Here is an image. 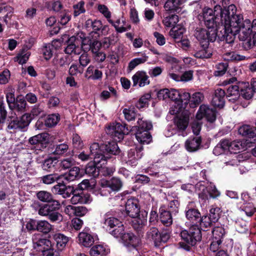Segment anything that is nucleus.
<instances>
[{
    "instance_id": "393cba45",
    "label": "nucleus",
    "mask_w": 256,
    "mask_h": 256,
    "mask_svg": "<svg viewBox=\"0 0 256 256\" xmlns=\"http://www.w3.org/2000/svg\"><path fill=\"white\" fill-rule=\"evenodd\" d=\"M58 162V160L57 158L50 157L44 160L42 166L44 170L47 172H52L56 168Z\"/></svg>"
},
{
    "instance_id": "c03bdc74",
    "label": "nucleus",
    "mask_w": 256,
    "mask_h": 256,
    "mask_svg": "<svg viewBox=\"0 0 256 256\" xmlns=\"http://www.w3.org/2000/svg\"><path fill=\"white\" fill-rule=\"evenodd\" d=\"M204 96L201 92H195L192 96L190 102V106L194 108L196 107L204 100Z\"/></svg>"
},
{
    "instance_id": "5701e85b",
    "label": "nucleus",
    "mask_w": 256,
    "mask_h": 256,
    "mask_svg": "<svg viewBox=\"0 0 256 256\" xmlns=\"http://www.w3.org/2000/svg\"><path fill=\"white\" fill-rule=\"evenodd\" d=\"M136 137L141 144H148L152 140V136L148 131L137 130Z\"/></svg>"
},
{
    "instance_id": "9d476101",
    "label": "nucleus",
    "mask_w": 256,
    "mask_h": 256,
    "mask_svg": "<svg viewBox=\"0 0 256 256\" xmlns=\"http://www.w3.org/2000/svg\"><path fill=\"white\" fill-rule=\"evenodd\" d=\"M205 117L208 121L213 122L216 119L214 110L206 105H201L196 115V119L202 120Z\"/></svg>"
},
{
    "instance_id": "6ab92c4d",
    "label": "nucleus",
    "mask_w": 256,
    "mask_h": 256,
    "mask_svg": "<svg viewBox=\"0 0 256 256\" xmlns=\"http://www.w3.org/2000/svg\"><path fill=\"white\" fill-rule=\"evenodd\" d=\"M62 175V178H64L68 182L78 179L82 176V174L80 172V170L78 166H74L68 172Z\"/></svg>"
},
{
    "instance_id": "f8f14e48",
    "label": "nucleus",
    "mask_w": 256,
    "mask_h": 256,
    "mask_svg": "<svg viewBox=\"0 0 256 256\" xmlns=\"http://www.w3.org/2000/svg\"><path fill=\"white\" fill-rule=\"evenodd\" d=\"M126 211L128 216L134 218L140 212V208L138 200L132 198L127 200L126 204Z\"/></svg>"
},
{
    "instance_id": "8fccbe9b",
    "label": "nucleus",
    "mask_w": 256,
    "mask_h": 256,
    "mask_svg": "<svg viewBox=\"0 0 256 256\" xmlns=\"http://www.w3.org/2000/svg\"><path fill=\"white\" fill-rule=\"evenodd\" d=\"M186 217L194 222L200 218V212L196 209L190 208L186 212Z\"/></svg>"
},
{
    "instance_id": "79ce46f5",
    "label": "nucleus",
    "mask_w": 256,
    "mask_h": 256,
    "mask_svg": "<svg viewBox=\"0 0 256 256\" xmlns=\"http://www.w3.org/2000/svg\"><path fill=\"white\" fill-rule=\"evenodd\" d=\"M234 155L232 153L222 156V162L226 166H238L239 162L238 160L236 158V156L232 158Z\"/></svg>"
},
{
    "instance_id": "a19ab883",
    "label": "nucleus",
    "mask_w": 256,
    "mask_h": 256,
    "mask_svg": "<svg viewBox=\"0 0 256 256\" xmlns=\"http://www.w3.org/2000/svg\"><path fill=\"white\" fill-rule=\"evenodd\" d=\"M141 158V154H138L135 149H130L128 152V160L126 163L132 166L136 165V160Z\"/></svg>"
},
{
    "instance_id": "338daca9",
    "label": "nucleus",
    "mask_w": 256,
    "mask_h": 256,
    "mask_svg": "<svg viewBox=\"0 0 256 256\" xmlns=\"http://www.w3.org/2000/svg\"><path fill=\"white\" fill-rule=\"evenodd\" d=\"M80 55L79 58V62L82 67H86L90 62V56L86 52Z\"/></svg>"
},
{
    "instance_id": "0e129e2a",
    "label": "nucleus",
    "mask_w": 256,
    "mask_h": 256,
    "mask_svg": "<svg viewBox=\"0 0 256 256\" xmlns=\"http://www.w3.org/2000/svg\"><path fill=\"white\" fill-rule=\"evenodd\" d=\"M151 98V95L150 94H146L142 96L136 103V106L138 108H144L148 103V100Z\"/></svg>"
},
{
    "instance_id": "f03ea898",
    "label": "nucleus",
    "mask_w": 256,
    "mask_h": 256,
    "mask_svg": "<svg viewBox=\"0 0 256 256\" xmlns=\"http://www.w3.org/2000/svg\"><path fill=\"white\" fill-rule=\"evenodd\" d=\"M211 30H206L204 28H197L194 32V36L200 42V46H203L206 48L209 45L210 42H214L218 36L220 40H224V38L220 37V32L218 26L214 28H208Z\"/></svg>"
},
{
    "instance_id": "4d7b16f0",
    "label": "nucleus",
    "mask_w": 256,
    "mask_h": 256,
    "mask_svg": "<svg viewBox=\"0 0 256 256\" xmlns=\"http://www.w3.org/2000/svg\"><path fill=\"white\" fill-rule=\"evenodd\" d=\"M72 143L74 148L78 150L82 149L84 146L80 136L76 134H74L72 135Z\"/></svg>"
},
{
    "instance_id": "dca6fc26",
    "label": "nucleus",
    "mask_w": 256,
    "mask_h": 256,
    "mask_svg": "<svg viewBox=\"0 0 256 256\" xmlns=\"http://www.w3.org/2000/svg\"><path fill=\"white\" fill-rule=\"evenodd\" d=\"M184 0H167L165 2L164 8L170 12H179Z\"/></svg>"
},
{
    "instance_id": "bb28decb",
    "label": "nucleus",
    "mask_w": 256,
    "mask_h": 256,
    "mask_svg": "<svg viewBox=\"0 0 256 256\" xmlns=\"http://www.w3.org/2000/svg\"><path fill=\"white\" fill-rule=\"evenodd\" d=\"M160 234L156 228L151 227L147 231L146 238L150 241L153 242L156 246H158Z\"/></svg>"
},
{
    "instance_id": "b1692460",
    "label": "nucleus",
    "mask_w": 256,
    "mask_h": 256,
    "mask_svg": "<svg viewBox=\"0 0 256 256\" xmlns=\"http://www.w3.org/2000/svg\"><path fill=\"white\" fill-rule=\"evenodd\" d=\"M146 216L147 213L144 212L139 214L138 216L133 218L134 219L132 220V226L134 229L139 230H140L146 223Z\"/></svg>"
},
{
    "instance_id": "a878e982",
    "label": "nucleus",
    "mask_w": 256,
    "mask_h": 256,
    "mask_svg": "<svg viewBox=\"0 0 256 256\" xmlns=\"http://www.w3.org/2000/svg\"><path fill=\"white\" fill-rule=\"evenodd\" d=\"M78 240L80 243L84 246L90 247L94 244V239L90 234L86 232H82L79 234Z\"/></svg>"
},
{
    "instance_id": "ea45409f",
    "label": "nucleus",
    "mask_w": 256,
    "mask_h": 256,
    "mask_svg": "<svg viewBox=\"0 0 256 256\" xmlns=\"http://www.w3.org/2000/svg\"><path fill=\"white\" fill-rule=\"evenodd\" d=\"M160 220L161 222L166 226H170L172 224V213L168 210H162L160 214Z\"/></svg>"
},
{
    "instance_id": "e2e57ef3",
    "label": "nucleus",
    "mask_w": 256,
    "mask_h": 256,
    "mask_svg": "<svg viewBox=\"0 0 256 256\" xmlns=\"http://www.w3.org/2000/svg\"><path fill=\"white\" fill-rule=\"evenodd\" d=\"M123 114L125 118L128 121L134 120L136 116V114L133 108H124Z\"/></svg>"
},
{
    "instance_id": "39448f33",
    "label": "nucleus",
    "mask_w": 256,
    "mask_h": 256,
    "mask_svg": "<svg viewBox=\"0 0 256 256\" xmlns=\"http://www.w3.org/2000/svg\"><path fill=\"white\" fill-rule=\"evenodd\" d=\"M106 132L116 140L120 141L124 134H128L129 130L120 123H112L107 128Z\"/></svg>"
},
{
    "instance_id": "a211bd4d",
    "label": "nucleus",
    "mask_w": 256,
    "mask_h": 256,
    "mask_svg": "<svg viewBox=\"0 0 256 256\" xmlns=\"http://www.w3.org/2000/svg\"><path fill=\"white\" fill-rule=\"evenodd\" d=\"M201 142L202 139L200 136L190 137L186 142L185 146L188 152H194L199 149Z\"/></svg>"
},
{
    "instance_id": "e433bc0d",
    "label": "nucleus",
    "mask_w": 256,
    "mask_h": 256,
    "mask_svg": "<svg viewBox=\"0 0 256 256\" xmlns=\"http://www.w3.org/2000/svg\"><path fill=\"white\" fill-rule=\"evenodd\" d=\"M108 252V250L101 244L94 246L90 250V254L91 256H103Z\"/></svg>"
},
{
    "instance_id": "4468645a",
    "label": "nucleus",
    "mask_w": 256,
    "mask_h": 256,
    "mask_svg": "<svg viewBox=\"0 0 256 256\" xmlns=\"http://www.w3.org/2000/svg\"><path fill=\"white\" fill-rule=\"evenodd\" d=\"M189 122V116L184 113L176 116L174 119V124L179 131H184L187 128Z\"/></svg>"
},
{
    "instance_id": "f257e3e1",
    "label": "nucleus",
    "mask_w": 256,
    "mask_h": 256,
    "mask_svg": "<svg viewBox=\"0 0 256 256\" xmlns=\"http://www.w3.org/2000/svg\"><path fill=\"white\" fill-rule=\"evenodd\" d=\"M236 8L230 4L224 8L220 6L215 7L214 10L211 8L206 10L203 13L205 25L208 28L218 27L220 35L228 44L234 42L235 35L239 28L244 22L243 16L236 14Z\"/></svg>"
},
{
    "instance_id": "1a4fd4ad",
    "label": "nucleus",
    "mask_w": 256,
    "mask_h": 256,
    "mask_svg": "<svg viewBox=\"0 0 256 256\" xmlns=\"http://www.w3.org/2000/svg\"><path fill=\"white\" fill-rule=\"evenodd\" d=\"M100 186H102L100 190L101 194L106 195V193L103 194L102 192L106 190V188H109L112 191L118 192L122 188V182L120 178L114 177L108 180H102Z\"/></svg>"
},
{
    "instance_id": "bf43d9fd",
    "label": "nucleus",
    "mask_w": 256,
    "mask_h": 256,
    "mask_svg": "<svg viewBox=\"0 0 256 256\" xmlns=\"http://www.w3.org/2000/svg\"><path fill=\"white\" fill-rule=\"evenodd\" d=\"M68 150V146L66 143L60 144L56 145L53 154L56 155H62L66 152Z\"/></svg>"
},
{
    "instance_id": "a18cd8bd",
    "label": "nucleus",
    "mask_w": 256,
    "mask_h": 256,
    "mask_svg": "<svg viewBox=\"0 0 256 256\" xmlns=\"http://www.w3.org/2000/svg\"><path fill=\"white\" fill-rule=\"evenodd\" d=\"M225 233V230L222 227L216 226L212 232V240L222 242Z\"/></svg>"
},
{
    "instance_id": "37998d69",
    "label": "nucleus",
    "mask_w": 256,
    "mask_h": 256,
    "mask_svg": "<svg viewBox=\"0 0 256 256\" xmlns=\"http://www.w3.org/2000/svg\"><path fill=\"white\" fill-rule=\"evenodd\" d=\"M61 178H62V175H58L57 174H49L42 177L41 180L44 184H50L59 180Z\"/></svg>"
},
{
    "instance_id": "4c0bfd02",
    "label": "nucleus",
    "mask_w": 256,
    "mask_h": 256,
    "mask_svg": "<svg viewBox=\"0 0 256 256\" xmlns=\"http://www.w3.org/2000/svg\"><path fill=\"white\" fill-rule=\"evenodd\" d=\"M185 32V28L182 26H173L170 31V35L175 40L182 38L183 34Z\"/></svg>"
},
{
    "instance_id": "58836bf2",
    "label": "nucleus",
    "mask_w": 256,
    "mask_h": 256,
    "mask_svg": "<svg viewBox=\"0 0 256 256\" xmlns=\"http://www.w3.org/2000/svg\"><path fill=\"white\" fill-rule=\"evenodd\" d=\"M238 132L240 134L247 136L248 138H256V132L254 128H252L249 125H244L240 126L238 129Z\"/></svg>"
},
{
    "instance_id": "473e14b6",
    "label": "nucleus",
    "mask_w": 256,
    "mask_h": 256,
    "mask_svg": "<svg viewBox=\"0 0 256 256\" xmlns=\"http://www.w3.org/2000/svg\"><path fill=\"white\" fill-rule=\"evenodd\" d=\"M104 225L107 227L108 231L111 230L112 228L115 227H118L123 225L122 222L117 218L114 217L108 218L107 214L104 216Z\"/></svg>"
},
{
    "instance_id": "864d4df0",
    "label": "nucleus",
    "mask_w": 256,
    "mask_h": 256,
    "mask_svg": "<svg viewBox=\"0 0 256 256\" xmlns=\"http://www.w3.org/2000/svg\"><path fill=\"white\" fill-rule=\"evenodd\" d=\"M137 124L138 125L136 127L137 128V130H140L148 131L152 127L150 122L144 120L142 118H138Z\"/></svg>"
},
{
    "instance_id": "aec40b11",
    "label": "nucleus",
    "mask_w": 256,
    "mask_h": 256,
    "mask_svg": "<svg viewBox=\"0 0 256 256\" xmlns=\"http://www.w3.org/2000/svg\"><path fill=\"white\" fill-rule=\"evenodd\" d=\"M9 108L19 114L24 112L26 110L27 104L23 98H17L16 102Z\"/></svg>"
},
{
    "instance_id": "4be33fe9",
    "label": "nucleus",
    "mask_w": 256,
    "mask_h": 256,
    "mask_svg": "<svg viewBox=\"0 0 256 256\" xmlns=\"http://www.w3.org/2000/svg\"><path fill=\"white\" fill-rule=\"evenodd\" d=\"M102 149H104V154L107 156L108 154L116 155L120 152L118 144L114 142L102 144Z\"/></svg>"
},
{
    "instance_id": "72a5a7b5",
    "label": "nucleus",
    "mask_w": 256,
    "mask_h": 256,
    "mask_svg": "<svg viewBox=\"0 0 256 256\" xmlns=\"http://www.w3.org/2000/svg\"><path fill=\"white\" fill-rule=\"evenodd\" d=\"M240 96L239 87L237 85H232L227 90L226 98L229 101L234 102Z\"/></svg>"
},
{
    "instance_id": "6e6d98bb",
    "label": "nucleus",
    "mask_w": 256,
    "mask_h": 256,
    "mask_svg": "<svg viewBox=\"0 0 256 256\" xmlns=\"http://www.w3.org/2000/svg\"><path fill=\"white\" fill-rule=\"evenodd\" d=\"M36 196L42 202H50L52 200V194L46 191H40L37 193Z\"/></svg>"
},
{
    "instance_id": "5fc2aeb1",
    "label": "nucleus",
    "mask_w": 256,
    "mask_h": 256,
    "mask_svg": "<svg viewBox=\"0 0 256 256\" xmlns=\"http://www.w3.org/2000/svg\"><path fill=\"white\" fill-rule=\"evenodd\" d=\"M234 226L236 230L240 233L246 232L248 230L246 222L241 218L236 221Z\"/></svg>"
},
{
    "instance_id": "0eeeda50",
    "label": "nucleus",
    "mask_w": 256,
    "mask_h": 256,
    "mask_svg": "<svg viewBox=\"0 0 256 256\" xmlns=\"http://www.w3.org/2000/svg\"><path fill=\"white\" fill-rule=\"evenodd\" d=\"M32 241L33 248L37 251L46 252L52 248L51 242L49 240L44 238L40 234H34L32 237Z\"/></svg>"
},
{
    "instance_id": "412c9836",
    "label": "nucleus",
    "mask_w": 256,
    "mask_h": 256,
    "mask_svg": "<svg viewBox=\"0 0 256 256\" xmlns=\"http://www.w3.org/2000/svg\"><path fill=\"white\" fill-rule=\"evenodd\" d=\"M100 164V166L102 167V165H101V163H98L94 162H94H90L86 166L85 172L86 174H88L90 176H92L93 177H96L98 176L100 173V166L97 165Z\"/></svg>"
},
{
    "instance_id": "603ef678",
    "label": "nucleus",
    "mask_w": 256,
    "mask_h": 256,
    "mask_svg": "<svg viewBox=\"0 0 256 256\" xmlns=\"http://www.w3.org/2000/svg\"><path fill=\"white\" fill-rule=\"evenodd\" d=\"M148 58V57L147 56L144 55L141 58L133 59L128 64V69L130 70H132L138 64L146 62Z\"/></svg>"
},
{
    "instance_id": "f3484780",
    "label": "nucleus",
    "mask_w": 256,
    "mask_h": 256,
    "mask_svg": "<svg viewBox=\"0 0 256 256\" xmlns=\"http://www.w3.org/2000/svg\"><path fill=\"white\" fill-rule=\"evenodd\" d=\"M226 92L222 88L215 90L214 96L212 98V103L216 107L222 108L224 105V96Z\"/></svg>"
},
{
    "instance_id": "20e7f679",
    "label": "nucleus",
    "mask_w": 256,
    "mask_h": 256,
    "mask_svg": "<svg viewBox=\"0 0 256 256\" xmlns=\"http://www.w3.org/2000/svg\"><path fill=\"white\" fill-rule=\"evenodd\" d=\"M38 214L42 216H46L51 222L59 224L63 220L62 215L58 212L52 211L48 204L40 206Z\"/></svg>"
},
{
    "instance_id": "f704fd0d",
    "label": "nucleus",
    "mask_w": 256,
    "mask_h": 256,
    "mask_svg": "<svg viewBox=\"0 0 256 256\" xmlns=\"http://www.w3.org/2000/svg\"><path fill=\"white\" fill-rule=\"evenodd\" d=\"M246 148V142L242 140H234L231 142L230 152L236 154Z\"/></svg>"
},
{
    "instance_id": "6e6552de",
    "label": "nucleus",
    "mask_w": 256,
    "mask_h": 256,
    "mask_svg": "<svg viewBox=\"0 0 256 256\" xmlns=\"http://www.w3.org/2000/svg\"><path fill=\"white\" fill-rule=\"evenodd\" d=\"M90 154L94 156V162L98 163H101V165H104L106 164L108 156L104 154V149H102V145L100 146L98 142H93L90 147Z\"/></svg>"
},
{
    "instance_id": "7ed1b4c3",
    "label": "nucleus",
    "mask_w": 256,
    "mask_h": 256,
    "mask_svg": "<svg viewBox=\"0 0 256 256\" xmlns=\"http://www.w3.org/2000/svg\"><path fill=\"white\" fill-rule=\"evenodd\" d=\"M182 238L188 244L194 246L202 238L201 231L196 225H192L188 230H182L180 233Z\"/></svg>"
},
{
    "instance_id": "9b49d317",
    "label": "nucleus",
    "mask_w": 256,
    "mask_h": 256,
    "mask_svg": "<svg viewBox=\"0 0 256 256\" xmlns=\"http://www.w3.org/2000/svg\"><path fill=\"white\" fill-rule=\"evenodd\" d=\"M250 20H246L242 23V26L240 27L237 34H238V38L240 40L244 41L246 42L251 38V36L254 32L253 30H250Z\"/></svg>"
},
{
    "instance_id": "052dcab7",
    "label": "nucleus",
    "mask_w": 256,
    "mask_h": 256,
    "mask_svg": "<svg viewBox=\"0 0 256 256\" xmlns=\"http://www.w3.org/2000/svg\"><path fill=\"white\" fill-rule=\"evenodd\" d=\"M53 46L50 44L46 45L42 48V52L44 58L46 60H50L52 56Z\"/></svg>"
},
{
    "instance_id": "49530a36",
    "label": "nucleus",
    "mask_w": 256,
    "mask_h": 256,
    "mask_svg": "<svg viewBox=\"0 0 256 256\" xmlns=\"http://www.w3.org/2000/svg\"><path fill=\"white\" fill-rule=\"evenodd\" d=\"M84 45L82 44V48L84 51H87L91 50L92 52L94 54L99 52L102 47L101 42L98 40H94L91 42L88 48H84Z\"/></svg>"
},
{
    "instance_id": "7c9ffc66",
    "label": "nucleus",
    "mask_w": 256,
    "mask_h": 256,
    "mask_svg": "<svg viewBox=\"0 0 256 256\" xmlns=\"http://www.w3.org/2000/svg\"><path fill=\"white\" fill-rule=\"evenodd\" d=\"M52 238L56 242L58 248L60 250L66 246L68 241V237L60 233L54 234Z\"/></svg>"
},
{
    "instance_id": "69168bd1",
    "label": "nucleus",
    "mask_w": 256,
    "mask_h": 256,
    "mask_svg": "<svg viewBox=\"0 0 256 256\" xmlns=\"http://www.w3.org/2000/svg\"><path fill=\"white\" fill-rule=\"evenodd\" d=\"M108 90H103L100 94V98L103 100L108 99L110 96V93L114 96L116 95V90L112 86H108Z\"/></svg>"
},
{
    "instance_id": "423d86ee",
    "label": "nucleus",
    "mask_w": 256,
    "mask_h": 256,
    "mask_svg": "<svg viewBox=\"0 0 256 256\" xmlns=\"http://www.w3.org/2000/svg\"><path fill=\"white\" fill-rule=\"evenodd\" d=\"M32 118L28 113L24 114L19 118L11 120L9 122L8 128L12 130H22L27 128L30 124Z\"/></svg>"
},
{
    "instance_id": "de8ad7c7",
    "label": "nucleus",
    "mask_w": 256,
    "mask_h": 256,
    "mask_svg": "<svg viewBox=\"0 0 256 256\" xmlns=\"http://www.w3.org/2000/svg\"><path fill=\"white\" fill-rule=\"evenodd\" d=\"M108 27L107 26H103L102 22L98 20H95L93 21L92 26V32H94L96 34H98V36L100 34H102L103 32L106 30Z\"/></svg>"
},
{
    "instance_id": "c85d7f7f",
    "label": "nucleus",
    "mask_w": 256,
    "mask_h": 256,
    "mask_svg": "<svg viewBox=\"0 0 256 256\" xmlns=\"http://www.w3.org/2000/svg\"><path fill=\"white\" fill-rule=\"evenodd\" d=\"M52 62L54 66L62 70H66L70 64L66 56H57L54 58Z\"/></svg>"
},
{
    "instance_id": "2f4dec72",
    "label": "nucleus",
    "mask_w": 256,
    "mask_h": 256,
    "mask_svg": "<svg viewBox=\"0 0 256 256\" xmlns=\"http://www.w3.org/2000/svg\"><path fill=\"white\" fill-rule=\"evenodd\" d=\"M124 242L133 246H136L140 243V240L132 233L125 232L120 238Z\"/></svg>"
},
{
    "instance_id": "c9c22d12",
    "label": "nucleus",
    "mask_w": 256,
    "mask_h": 256,
    "mask_svg": "<svg viewBox=\"0 0 256 256\" xmlns=\"http://www.w3.org/2000/svg\"><path fill=\"white\" fill-rule=\"evenodd\" d=\"M201 48L196 50L194 56L198 58H210L212 55V50L208 46L206 48H205L203 46H200Z\"/></svg>"
},
{
    "instance_id": "ddd939ff",
    "label": "nucleus",
    "mask_w": 256,
    "mask_h": 256,
    "mask_svg": "<svg viewBox=\"0 0 256 256\" xmlns=\"http://www.w3.org/2000/svg\"><path fill=\"white\" fill-rule=\"evenodd\" d=\"M133 86L138 84L140 87H143L150 84L149 77L144 71L137 72L132 77Z\"/></svg>"
},
{
    "instance_id": "2eb2a0df",
    "label": "nucleus",
    "mask_w": 256,
    "mask_h": 256,
    "mask_svg": "<svg viewBox=\"0 0 256 256\" xmlns=\"http://www.w3.org/2000/svg\"><path fill=\"white\" fill-rule=\"evenodd\" d=\"M70 201L72 204H74L78 203L88 204L91 201V198L89 194H84L82 192L80 193L78 190H75Z\"/></svg>"
},
{
    "instance_id": "774afa93",
    "label": "nucleus",
    "mask_w": 256,
    "mask_h": 256,
    "mask_svg": "<svg viewBox=\"0 0 256 256\" xmlns=\"http://www.w3.org/2000/svg\"><path fill=\"white\" fill-rule=\"evenodd\" d=\"M110 233L116 238H121L124 232V226H119L116 229L112 230L109 231Z\"/></svg>"
},
{
    "instance_id": "c756f323",
    "label": "nucleus",
    "mask_w": 256,
    "mask_h": 256,
    "mask_svg": "<svg viewBox=\"0 0 256 256\" xmlns=\"http://www.w3.org/2000/svg\"><path fill=\"white\" fill-rule=\"evenodd\" d=\"M49 136L47 133H42L30 138L29 142L32 145L46 143L48 142Z\"/></svg>"
},
{
    "instance_id": "cd10ccee",
    "label": "nucleus",
    "mask_w": 256,
    "mask_h": 256,
    "mask_svg": "<svg viewBox=\"0 0 256 256\" xmlns=\"http://www.w3.org/2000/svg\"><path fill=\"white\" fill-rule=\"evenodd\" d=\"M30 229H36L44 234H48L52 230V226L46 220H38L36 222V228H30Z\"/></svg>"
},
{
    "instance_id": "13d9d810",
    "label": "nucleus",
    "mask_w": 256,
    "mask_h": 256,
    "mask_svg": "<svg viewBox=\"0 0 256 256\" xmlns=\"http://www.w3.org/2000/svg\"><path fill=\"white\" fill-rule=\"evenodd\" d=\"M84 5V2L81 0L77 4L73 6V8L74 10V16H77L80 14L85 12L86 10Z\"/></svg>"
},
{
    "instance_id": "680f3d73",
    "label": "nucleus",
    "mask_w": 256,
    "mask_h": 256,
    "mask_svg": "<svg viewBox=\"0 0 256 256\" xmlns=\"http://www.w3.org/2000/svg\"><path fill=\"white\" fill-rule=\"evenodd\" d=\"M82 49V48H80L79 46H76L75 45H67L65 48L64 52L66 54H74L78 55L81 52Z\"/></svg>"
},
{
    "instance_id": "09e8293b",
    "label": "nucleus",
    "mask_w": 256,
    "mask_h": 256,
    "mask_svg": "<svg viewBox=\"0 0 256 256\" xmlns=\"http://www.w3.org/2000/svg\"><path fill=\"white\" fill-rule=\"evenodd\" d=\"M60 120V116L58 114H51L48 116L46 120L45 124L48 127L56 126Z\"/></svg>"
},
{
    "instance_id": "3c124183",
    "label": "nucleus",
    "mask_w": 256,
    "mask_h": 256,
    "mask_svg": "<svg viewBox=\"0 0 256 256\" xmlns=\"http://www.w3.org/2000/svg\"><path fill=\"white\" fill-rule=\"evenodd\" d=\"M30 53L28 52L22 50L14 58L15 62L20 64H25L29 58Z\"/></svg>"
}]
</instances>
